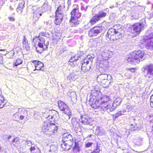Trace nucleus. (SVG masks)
Listing matches in <instances>:
<instances>
[{"mask_svg":"<svg viewBox=\"0 0 153 153\" xmlns=\"http://www.w3.org/2000/svg\"><path fill=\"white\" fill-rule=\"evenodd\" d=\"M111 102L109 100L108 96L104 95L101 96L100 100H97L96 99H90L89 100L90 105L94 109L100 108L104 110H109V105Z\"/></svg>","mask_w":153,"mask_h":153,"instance_id":"obj_1","label":"nucleus"},{"mask_svg":"<svg viewBox=\"0 0 153 153\" xmlns=\"http://www.w3.org/2000/svg\"><path fill=\"white\" fill-rule=\"evenodd\" d=\"M49 34L48 33L41 32L39 33L38 36H34L33 39V42L35 44L38 43V46L40 48H42L45 50H46L49 45V42L47 41L46 43H45V40H47Z\"/></svg>","mask_w":153,"mask_h":153,"instance_id":"obj_2","label":"nucleus"},{"mask_svg":"<svg viewBox=\"0 0 153 153\" xmlns=\"http://www.w3.org/2000/svg\"><path fill=\"white\" fill-rule=\"evenodd\" d=\"M146 54L144 51H135L128 57V62L134 65L139 63L146 58Z\"/></svg>","mask_w":153,"mask_h":153,"instance_id":"obj_3","label":"nucleus"},{"mask_svg":"<svg viewBox=\"0 0 153 153\" xmlns=\"http://www.w3.org/2000/svg\"><path fill=\"white\" fill-rule=\"evenodd\" d=\"M118 27L119 28H111L108 30L106 36V39L108 41L110 40H115L122 37V33L123 31L121 29L120 25Z\"/></svg>","mask_w":153,"mask_h":153,"instance_id":"obj_4","label":"nucleus"},{"mask_svg":"<svg viewBox=\"0 0 153 153\" xmlns=\"http://www.w3.org/2000/svg\"><path fill=\"white\" fill-rule=\"evenodd\" d=\"M42 129L44 132L51 135L57 132V127L54 123H51L49 122H44Z\"/></svg>","mask_w":153,"mask_h":153,"instance_id":"obj_5","label":"nucleus"},{"mask_svg":"<svg viewBox=\"0 0 153 153\" xmlns=\"http://www.w3.org/2000/svg\"><path fill=\"white\" fill-rule=\"evenodd\" d=\"M109 11V10L108 8H106L103 10L99 11L97 14H96L90 20V23L91 25L94 24L101 19L104 18L106 16L107 13Z\"/></svg>","mask_w":153,"mask_h":153,"instance_id":"obj_6","label":"nucleus"},{"mask_svg":"<svg viewBox=\"0 0 153 153\" xmlns=\"http://www.w3.org/2000/svg\"><path fill=\"white\" fill-rule=\"evenodd\" d=\"M145 76L149 80L153 79V64H149L143 68Z\"/></svg>","mask_w":153,"mask_h":153,"instance_id":"obj_7","label":"nucleus"},{"mask_svg":"<svg viewBox=\"0 0 153 153\" xmlns=\"http://www.w3.org/2000/svg\"><path fill=\"white\" fill-rule=\"evenodd\" d=\"M63 10L61 6H59L57 9L55 20V24L56 25H58L61 22L64 15Z\"/></svg>","mask_w":153,"mask_h":153,"instance_id":"obj_8","label":"nucleus"},{"mask_svg":"<svg viewBox=\"0 0 153 153\" xmlns=\"http://www.w3.org/2000/svg\"><path fill=\"white\" fill-rule=\"evenodd\" d=\"M111 76L110 75H107L105 74H101L99 75L97 77L98 79H100L101 83L104 85H106L105 87L108 86V85L111 82Z\"/></svg>","mask_w":153,"mask_h":153,"instance_id":"obj_9","label":"nucleus"},{"mask_svg":"<svg viewBox=\"0 0 153 153\" xmlns=\"http://www.w3.org/2000/svg\"><path fill=\"white\" fill-rule=\"evenodd\" d=\"M103 27L102 26H96L92 28L88 31V35L91 37H94L97 36V34L101 33Z\"/></svg>","mask_w":153,"mask_h":153,"instance_id":"obj_10","label":"nucleus"},{"mask_svg":"<svg viewBox=\"0 0 153 153\" xmlns=\"http://www.w3.org/2000/svg\"><path fill=\"white\" fill-rule=\"evenodd\" d=\"M144 26L142 23H137L134 24L131 27V32L137 35L140 33L142 29Z\"/></svg>","mask_w":153,"mask_h":153,"instance_id":"obj_11","label":"nucleus"},{"mask_svg":"<svg viewBox=\"0 0 153 153\" xmlns=\"http://www.w3.org/2000/svg\"><path fill=\"white\" fill-rule=\"evenodd\" d=\"M32 9L33 11V18L34 20L37 21L43 13L41 11V8H38L36 6L33 7Z\"/></svg>","mask_w":153,"mask_h":153,"instance_id":"obj_12","label":"nucleus"},{"mask_svg":"<svg viewBox=\"0 0 153 153\" xmlns=\"http://www.w3.org/2000/svg\"><path fill=\"white\" fill-rule=\"evenodd\" d=\"M73 8V10L71 13V16L79 18L81 16V13L79 12L78 5L77 4L74 5Z\"/></svg>","mask_w":153,"mask_h":153,"instance_id":"obj_13","label":"nucleus"},{"mask_svg":"<svg viewBox=\"0 0 153 153\" xmlns=\"http://www.w3.org/2000/svg\"><path fill=\"white\" fill-rule=\"evenodd\" d=\"M121 102V100L119 98L116 99L114 102H112L111 101V102L110 105H109V110L110 111H113L118 105H119Z\"/></svg>","mask_w":153,"mask_h":153,"instance_id":"obj_14","label":"nucleus"},{"mask_svg":"<svg viewBox=\"0 0 153 153\" xmlns=\"http://www.w3.org/2000/svg\"><path fill=\"white\" fill-rule=\"evenodd\" d=\"M80 122H81L82 124L84 125H92V122L91 120L89 119L86 116H81V118L79 119Z\"/></svg>","mask_w":153,"mask_h":153,"instance_id":"obj_15","label":"nucleus"},{"mask_svg":"<svg viewBox=\"0 0 153 153\" xmlns=\"http://www.w3.org/2000/svg\"><path fill=\"white\" fill-rule=\"evenodd\" d=\"M32 63L34 64L35 66V69L34 70V71L36 70L43 71L44 70V64L41 62L35 60L33 61Z\"/></svg>","mask_w":153,"mask_h":153,"instance_id":"obj_16","label":"nucleus"},{"mask_svg":"<svg viewBox=\"0 0 153 153\" xmlns=\"http://www.w3.org/2000/svg\"><path fill=\"white\" fill-rule=\"evenodd\" d=\"M58 105L60 110L64 112L70 110L68 106L63 102L61 101H58Z\"/></svg>","mask_w":153,"mask_h":153,"instance_id":"obj_17","label":"nucleus"},{"mask_svg":"<svg viewBox=\"0 0 153 153\" xmlns=\"http://www.w3.org/2000/svg\"><path fill=\"white\" fill-rule=\"evenodd\" d=\"M62 140L63 142H66L68 143H73V138L69 133H65L62 135Z\"/></svg>","mask_w":153,"mask_h":153,"instance_id":"obj_18","label":"nucleus"},{"mask_svg":"<svg viewBox=\"0 0 153 153\" xmlns=\"http://www.w3.org/2000/svg\"><path fill=\"white\" fill-rule=\"evenodd\" d=\"M105 131L102 127L97 126L95 131V134L97 136H102L105 134Z\"/></svg>","mask_w":153,"mask_h":153,"instance_id":"obj_19","label":"nucleus"},{"mask_svg":"<svg viewBox=\"0 0 153 153\" xmlns=\"http://www.w3.org/2000/svg\"><path fill=\"white\" fill-rule=\"evenodd\" d=\"M25 2L23 0H20L18 5L16 9L17 12L19 13H21L24 7Z\"/></svg>","mask_w":153,"mask_h":153,"instance_id":"obj_20","label":"nucleus"},{"mask_svg":"<svg viewBox=\"0 0 153 153\" xmlns=\"http://www.w3.org/2000/svg\"><path fill=\"white\" fill-rule=\"evenodd\" d=\"M11 137H12L11 136H9L8 138V140L10 144H12L15 146H17L19 143V138H14L12 140H10V139Z\"/></svg>","mask_w":153,"mask_h":153,"instance_id":"obj_21","label":"nucleus"},{"mask_svg":"<svg viewBox=\"0 0 153 153\" xmlns=\"http://www.w3.org/2000/svg\"><path fill=\"white\" fill-rule=\"evenodd\" d=\"M71 114V112L70 111V110L64 112V114L63 115L62 118L63 120L65 122L66 121H68V120L70 119Z\"/></svg>","mask_w":153,"mask_h":153,"instance_id":"obj_22","label":"nucleus"},{"mask_svg":"<svg viewBox=\"0 0 153 153\" xmlns=\"http://www.w3.org/2000/svg\"><path fill=\"white\" fill-rule=\"evenodd\" d=\"M110 53V51L108 50H105L102 51L101 54L102 59L105 60L108 59Z\"/></svg>","mask_w":153,"mask_h":153,"instance_id":"obj_23","label":"nucleus"},{"mask_svg":"<svg viewBox=\"0 0 153 153\" xmlns=\"http://www.w3.org/2000/svg\"><path fill=\"white\" fill-rule=\"evenodd\" d=\"M73 143H70L68 142H63V143L61 145V146L64 150H69L71 148L70 146L73 145Z\"/></svg>","mask_w":153,"mask_h":153,"instance_id":"obj_24","label":"nucleus"},{"mask_svg":"<svg viewBox=\"0 0 153 153\" xmlns=\"http://www.w3.org/2000/svg\"><path fill=\"white\" fill-rule=\"evenodd\" d=\"M78 18H77L75 17L71 16V19L70 21L71 25L72 26H75L79 23V22L78 20Z\"/></svg>","mask_w":153,"mask_h":153,"instance_id":"obj_25","label":"nucleus"},{"mask_svg":"<svg viewBox=\"0 0 153 153\" xmlns=\"http://www.w3.org/2000/svg\"><path fill=\"white\" fill-rule=\"evenodd\" d=\"M78 77L79 75H78L76 74L74 72H73L68 76L67 79L71 81H74Z\"/></svg>","mask_w":153,"mask_h":153,"instance_id":"obj_26","label":"nucleus"},{"mask_svg":"<svg viewBox=\"0 0 153 153\" xmlns=\"http://www.w3.org/2000/svg\"><path fill=\"white\" fill-rule=\"evenodd\" d=\"M18 110V113L19 115H21L27 118V111L24 108H16Z\"/></svg>","mask_w":153,"mask_h":153,"instance_id":"obj_27","label":"nucleus"},{"mask_svg":"<svg viewBox=\"0 0 153 153\" xmlns=\"http://www.w3.org/2000/svg\"><path fill=\"white\" fill-rule=\"evenodd\" d=\"M79 57H80V56H78V54H76L74 56L72 57L69 61V64H71V63H73L74 64H76V61L78 59Z\"/></svg>","mask_w":153,"mask_h":153,"instance_id":"obj_28","label":"nucleus"},{"mask_svg":"<svg viewBox=\"0 0 153 153\" xmlns=\"http://www.w3.org/2000/svg\"><path fill=\"white\" fill-rule=\"evenodd\" d=\"M80 149V147L79 146V144L78 142H76L75 141V145L73 147V151L74 152H79Z\"/></svg>","mask_w":153,"mask_h":153,"instance_id":"obj_29","label":"nucleus"},{"mask_svg":"<svg viewBox=\"0 0 153 153\" xmlns=\"http://www.w3.org/2000/svg\"><path fill=\"white\" fill-rule=\"evenodd\" d=\"M4 97L2 96H0V108H2L5 105L4 103Z\"/></svg>","mask_w":153,"mask_h":153,"instance_id":"obj_30","label":"nucleus"},{"mask_svg":"<svg viewBox=\"0 0 153 153\" xmlns=\"http://www.w3.org/2000/svg\"><path fill=\"white\" fill-rule=\"evenodd\" d=\"M90 65H88L86 67L81 66V69L84 72H86L89 70L91 68Z\"/></svg>","mask_w":153,"mask_h":153,"instance_id":"obj_31","label":"nucleus"},{"mask_svg":"<svg viewBox=\"0 0 153 153\" xmlns=\"http://www.w3.org/2000/svg\"><path fill=\"white\" fill-rule=\"evenodd\" d=\"M94 58V56H92L90 55H88L87 56L86 58L84 60L86 59V60L88 61L89 62L91 63Z\"/></svg>","mask_w":153,"mask_h":153,"instance_id":"obj_32","label":"nucleus"},{"mask_svg":"<svg viewBox=\"0 0 153 153\" xmlns=\"http://www.w3.org/2000/svg\"><path fill=\"white\" fill-rule=\"evenodd\" d=\"M86 60V59L83 60L81 61L82 66L86 67L87 66H88V65H90L89 64V63L90 62H89L88 61Z\"/></svg>","mask_w":153,"mask_h":153,"instance_id":"obj_33","label":"nucleus"},{"mask_svg":"<svg viewBox=\"0 0 153 153\" xmlns=\"http://www.w3.org/2000/svg\"><path fill=\"white\" fill-rule=\"evenodd\" d=\"M71 122L74 127L76 128L79 126L78 122L76 121L74 119H72Z\"/></svg>","mask_w":153,"mask_h":153,"instance_id":"obj_34","label":"nucleus"},{"mask_svg":"<svg viewBox=\"0 0 153 153\" xmlns=\"http://www.w3.org/2000/svg\"><path fill=\"white\" fill-rule=\"evenodd\" d=\"M122 113L120 111L117 112L115 114L113 115L114 119H116L117 118L122 115Z\"/></svg>","mask_w":153,"mask_h":153,"instance_id":"obj_35","label":"nucleus"},{"mask_svg":"<svg viewBox=\"0 0 153 153\" xmlns=\"http://www.w3.org/2000/svg\"><path fill=\"white\" fill-rule=\"evenodd\" d=\"M57 149V146L55 145H52L50 146V152H53Z\"/></svg>","mask_w":153,"mask_h":153,"instance_id":"obj_36","label":"nucleus"},{"mask_svg":"<svg viewBox=\"0 0 153 153\" xmlns=\"http://www.w3.org/2000/svg\"><path fill=\"white\" fill-rule=\"evenodd\" d=\"M19 114L18 113V111L14 114L13 115V119L15 120H17L19 118Z\"/></svg>","mask_w":153,"mask_h":153,"instance_id":"obj_37","label":"nucleus"},{"mask_svg":"<svg viewBox=\"0 0 153 153\" xmlns=\"http://www.w3.org/2000/svg\"><path fill=\"white\" fill-rule=\"evenodd\" d=\"M150 106L153 108V94L152 95L150 99Z\"/></svg>","mask_w":153,"mask_h":153,"instance_id":"obj_38","label":"nucleus"},{"mask_svg":"<svg viewBox=\"0 0 153 153\" xmlns=\"http://www.w3.org/2000/svg\"><path fill=\"white\" fill-rule=\"evenodd\" d=\"M137 127L131 124L130 126V128L131 131H134L137 129Z\"/></svg>","mask_w":153,"mask_h":153,"instance_id":"obj_39","label":"nucleus"},{"mask_svg":"<svg viewBox=\"0 0 153 153\" xmlns=\"http://www.w3.org/2000/svg\"><path fill=\"white\" fill-rule=\"evenodd\" d=\"M23 46L27 50L29 49V44L28 42L23 44Z\"/></svg>","mask_w":153,"mask_h":153,"instance_id":"obj_40","label":"nucleus"},{"mask_svg":"<svg viewBox=\"0 0 153 153\" xmlns=\"http://www.w3.org/2000/svg\"><path fill=\"white\" fill-rule=\"evenodd\" d=\"M28 42L27 41V39L26 38L25 36H24L23 37V40H22V43L23 44L25 43Z\"/></svg>","mask_w":153,"mask_h":153,"instance_id":"obj_41","label":"nucleus"},{"mask_svg":"<svg viewBox=\"0 0 153 153\" xmlns=\"http://www.w3.org/2000/svg\"><path fill=\"white\" fill-rule=\"evenodd\" d=\"M36 147L34 146V145H31V147L30 148L31 151H34L36 149Z\"/></svg>","mask_w":153,"mask_h":153,"instance_id":"obj_42","label":"nucleus"},{"mask_svg":"<svg viewBox=\"0 0 153 153\" xmlns=\"http://www.w3.org/2000/svg\"><path fill=\"white\" fill-rule=\"evenodd\" d=\"M100 151L99 149H97L94 151L92 152L91 153H100Z\"/></svg>","mask_w":153,"mask_h":153,"instance_id":"obj_43","label":"nucleus"},{"mask_svg":"<svg viewBox=\"0 0 153 153\" xmlns=\"http://www.w3.org/2000/svg\"><path fill=\"white\" fill-rule=\"evenodd\" d=\"M16 62L17 63L20 64L22 63V61L19 59H17Z\"/></svg>","mask_w":153,"mask_h":153,"instance_id":"obj_44","label":"nucleus"},{"mask_svg":"<svg viewBox=\"0 0 153 153\" xmlns=\"http://www.w3.org/2000/svg\"><path fill=\"white\" fill-rule=\"evenodd\" d=\"M92 143H91L90 142H88L86 144V147H88L91 146L92 145Z\"/></svg>","mask_w":153,"mask_h":153,"instance_id":"obj_45","label":"nucleus"},{"mask_svg":"<svg viewBox=\"0 0 153 153\" xmlns=\"http://www.w3.org/2000/svg\"><path fill=\"white\" fill-rule=\"evenodd\" d=\"M3 58L2 57L1 54H0V64H2L3 63Z\"/></svg>","mask_w":153,"mask_h":153,"instance_id":"obj_46","label":"nucleus"},{"mask_svg":"<svg viewBox=\"0 0 153 153\" xmlns=\"http://www.w3.org/2000/svg\"><path fill=\"white\" fill-rule=\"evenodd\" d=\"M27 145L29 146H31V145H32V143H31V142L30 141H27Z\"/></svg>","mask_w":153,"mask_h":153,"instance_id":"obj_47","label":"nucleus"},{"mask_svg":"<svg viewBox=\"0 0 153 153\" xmlns=\"http://www.w3.org/2000/svg\"><path fill=\"white\" fill-rule=\"evenodd\" d=\"M9 19L10 21H14L15 20L14 18L13 17L10 16L9 17Z\"/></svg>","mask_w":153,"mask_h":153,"instance_id":"obj_48","label":"nucleus"},{"mask_svg":"<svg viewBox=\"0 0 153 153\" xmlns=\"http://www.w3.org/2000/svg\"><path fill=\"white\" fill-rule=\"evenodd\" d=\"M24 117H24L23 116H22L21 115H19V118H20V120H23L24 119Z\"/></svg>","mask_w":153,"mask_h":153,"instance_id":"obj_49","label":"nucleus"},{"mask_svg":"<svg viewBox=\"0 0 153 153\" xmlns=\"http://www.w3.org/2000/svg\"><path fill=\"white\" fill-rule=\"evenodd\" d=\"M45 114H46V113H45L43 115L44 116V117H45L46 118H49L50 117V116L49 115H48V116H45Z\"/></svg>","mask_w":153,"mask_h":153,"instance_id":"obj_50","label":"nucleus"},{"mask_svg":"<svg viewBox=\"0 0 153 153\" xmlns=\"http://www.w3.org/2000/svg\"><path fill=\"white\" fill-rule=\"evenodd\" d=\"M120 111L122 113V114L123 115V114H124V113L126 112V110H124L123 111Z\"/></svg>","mask_w":153,"mask_h":153,"instance_id":"obj_51","label":"nucleus"},{"mask_svg":"<svg viewBox=\"0 0 153 153\" xmlns=\"http://www.w3.org/2000/svg\"><path fill=\"white\" fill-rule=\"evenodd\" d=\"M19 65V64H18V63H17V62H15V63H14V65L15 66H17V65Z\"/></svg>","mask_w":153,"mask_h":153,"instance_id":"obj_52","label":"nucleus"},{"mask_svg":"<svg viewBox=\"0 0 153 153\" xmlns=\"http://www.w3.org/2000/svg\"><path fill=\"white\" fill-rule=\"evenodd\" d=\"M44 23L46 25H48V22L46 21L44 22Z\"/></svg>","mask_w":153,"mask_h":153,"instance_id":"obj_53","label":"nucleus"},{"mask_svg":"<svg viewBox=\"0 0 153 153\" xmlns=\"http://www.w3.org/2000/svg\"><path fill=\"white\" fill-rule=\"evenodd\" d=\"M114 6H110V8H113L114 7Z\"/></svg>","mask_w":153,"mask_h":153,"instance_id":"obj_54","label":"nucleus"},{"mask_svg":"<svg viewBox=\"0 0 153 153\" xmlns=\"http://www.w3.org/2000/svg\"><path fill=\"white\" fill-rule=\"evenodd\" d=\"M92 136V135H90L89 136V137H91V136Z\"/></svg>","mask_w":153,"mask_h":153,"instance_id":"obj_55","label":"nucleus"},{"mask_svg":"<svg viewBox=\"0 0 153 153\" xmlns=\"http://www.w3.org/2000/svg\"><path fill=\"white\" fill-rule=\"evenodd\" d=\"M151 151L152 152V153H153V150H152Z\"/></svg>","mask_w":153,"mask_h":153,"instance_id":"obj_56","label":"nucleus"},{"mask_svg":"<svg viewBox=\"0 0 153 153\" xmlns=\"http://www.w3.org/2000/svg\"><path fill=\"white\" fill-rule=\"evenodd\" d=\"M52 118V116H51V118Z\"/></svg>","mask_w":153,"mask_h":153,"instance_id":"obj_57","label":"nucleus"},{"mask_svg":"<svg viewBox=\"0 0 153 153\" xmlns=\"http://www.w3.org/2000/svg\"><path fill=\"white\" fill-rule=\"evenodd\" d=\"M111 16H110V18H111Z\"/></svg>","mask_w":153,"mask_h":153,"instance_id":"obj_58","label":"nucleus"},{"mask_svg":"<svg viewBox=\"0 0 153 153\" xmlns=\"http://www.w3.org/2000/svg\"><path fill=\"white\" fill-rule=\"evenodd\" d=\"M133 70L134 71V69H133Z\"/></svg>","mask_w":153,"mask_h":153,"instance_id":"obj_59","label":"nucleus"},{"mask_svg":"<svg viewBox=\"0 0 153 153\" xmlns=\"http://www.w3.org/2000/svg\"><path fill=\"white\" fill-rule=\"evenodd\" d=\"M39 0H37V1H39Z\"/></svg>","mask_w":153,"mask_h":153,"instance_id":"obj_60","label":"nucleus"}]
</instances>
